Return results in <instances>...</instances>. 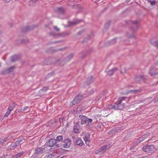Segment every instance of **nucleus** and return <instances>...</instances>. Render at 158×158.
Returning <instances> with one entry per match:
<instances>
[{
  "label": "nucleus",
  "instance_id": "f257e3e1",
  "mask_svg": "<svg viewBox=\"0 0 158 158\" xmlns=\"http://www.w3.org/2000/svg\"><path fill=\"white\" fill-rule=\"evenodd\" d=\"M127 98L126 97H122L118 98L116 103L113 106L112 108L115 110H122L124 108L123 104H121L122 102L125 100Z\"/></svg>",
  "mask_w": 158,
  "mask_h": 158
},
{
  "label": "nucleus",
  "instance_id": "f03ea898",
  "mask_svg": "<svg viewBox=\"0 0 158 158\" xmlns=\"http://www.w3.org/2000/svg\"><path fill=\"white\" fill-rule=\"evenodd\" d=\"M143 150L148 153H152L155 152L156 149L154 146L152 145H148L143 147Z\"/></svg>",
  "mask_w": 158,
  "mask_h": 158
},
{
  "label": "nucleus",
  "instance_id": "7ed1b4c3",
  "mask_svg": "<svg viewBox=\"0 0 158 158\" xmlns=\"http://www.w3.org/2000/svg\"><path fill=\"white\" fill-rule=\"evenodd\" d=\"M83 98V96L81 95H79L75 97L73 100L70 103V105L73 106L76 104L79 103Z\"/></svg>",
  "mask_w": 158,
  "mask_h": 158
},
{
  "label": "nucleus",
  "instance_id": "20e7f679",
  "mask_svg": "<svg viewBox=\"0 0 158 158\" xmlns=\"http://www.w3.org/2000/svg\"><path fill=\"white\" fill-rule=\"evenodd\" d=\"M109 148V146L107 145H104L102 147L98 149L95 152L96 154H101L104 153L106 149Z\"/></svg>",
  "mask_w": 158,
  "mask_h": 158
},
{
  "label": "nucleus",
  "instance_id": "39448f33",
  "mask_svg": "<svg viewBox=\"0 0 158 158\" xmlns=\"http://www.w3.org/2000/svg\"><path fill=\"white\" fill-rule=\"evenodd\" d=\"M71 144V140L69 139H67L61 142V146L63 148H68L70 146Z\"/></svg>",
  "mask_w": 158,
  "mask_h": 158
},
{
  "label": "nucleus",
  "instance_id": "423d86ee",
  "mask_svg": "<svg viewBox=\"0 0 158 158\" xmlns=\"http://www.w3.org/2000/svg\"><path fill=\"white\" fill-rule=\"evenodd\" d=\"M57 143V140L55 139H51L46 143V145L48 146L52 147Z\"/></svg>",
  "mask_w": 158,
  "mask_h": 158
},
{
  "label": "nucleus",
  "instance_id": "0eeeda50",
  "mask_svg": "<svg viewBox=\"0 0 158 158\" xmlns=\"http://www.w3.org/2000/svg\"><path fill=\"white\" fill-rule=\"evenodd\" d=\"M48 147H46L44 148H39L35 150V152L36 154L42 153L44 152H48L47 150Z\"/></svg>",
  "mask_w": 158,
  "mask_h": 158
},
{
  "label": "nucleus",
  "instance_id": "6e6552de",
  "mask_svg": "<svg viewBox=\"0 0 158 158\" xmlns=\"http://www.w3.org/2000/svg\"><path fill=\"white\" fill-rule=\"evenodd\" d=\"M149 73L152 76L158 74V69L155 67L152 68L149 70Z\"/></svg>",
  "mask_w": 158,
  "mask_h": 158
},
{
  "label": "nucleus",
  "instance_id": "1a4fd4ad",
  "mask_svg": "<svg viewBox=\"0 0 158 158\" xmlns=\"http://www.w3.org/2000/svg\"><path fill=\"white\" fill-rule=\"evenodd\" d=\"M15 66H12L9 68L8 69H5L2 72V74H8L10 72H12L14 69L15 68Z\"/></svg>",
  "mask_w": 158,
  "mask_h": 158
},
{
  "label": "nucleus",
  "instance_id": "9d476101",
  "mask_svg": "<svg viewBox=\"0 0 158 158\" xmlns=\"http://www.w3.org/2000/svg\"><path fill=\"white\" fill-rule=\"evenodd\" d=\"M48 89L46 87H44L43 89H40L38 92V95L42 96L46 94Z\"/></svg>",
  "mask_w": 158,
  "mask_h": 158
},
{
  "label": "nucleus",
  "instance_id": "9b49d317",
  "mask_svg": "<svg viewBox=\"0 0 158 158\" xmlns=\"http://www.w3.org/2000/svg\"><path fill=\"white\" fill-rule=\"evenodd\" d=\"M149 135V133H147L143 135L138 140L139 142H136L137 143H139L140 142H142L144 140H145L146 138H147L148 136Z\"/></svg>",
  "mask_w": 158,
  "mask_h": 158
},
{
  "label": "nucleus",
  "instance_id": "f8f14e48",
  "mask_svg": "<svg viewBox=\"0 0 158 158\" xmlns=\"http://www.w3.org/2000/svg\"><path fill=\"white\" fill-rule=\"evenodd\" d=\"M79 117L81 120V124L83 125L86 124L87 117L84 115H80Z\"/></svg>",
  "mask_w": 158,
  "mask_h": 158
},
{
  "label": "nucleus",
  "instance_id": "ddd939ff",
  "mask_svg": "<svg viewBox=\"0 0 158 158\" xmlns=\"http://www.w3.org/2000/svg\"><path fill=\"white\" fill-rule=\"evenodd\" d=\"M75 143L80 146H82L84 144V143L83 141L80 138H77L75 141Z\"/></svg>",
  "mask_w": 158,
  "mask_h": 158
},
{
  "label": "nucleus",
  "instance_id": "4468645a",
  "mask_svg": "<svg viewBox=\"0 0 158 158\" xmlns=\"http://www.w3.org/2000/svg\"><path fill=\"white\" fill-rule=\"evenodd\" d=\"M118 69L117 68H114L109 71L108 74L109 76H112L114 73L118 71Z\"/></svg>",
  "mask_w": 158,
  "mask_h": 158
},
{
  "label": "nucleus",
  "instance_id": "2eb2a0df",
  "mask_svg": "<svg viewBox=\"0 0 158 158\" xmlns=\"http://www.w3.org/2000/svg\"><path fill=\"white\" fill-rule=\"evenodd\" d=\"M116 42L115 40H108L106 42L105 45L106 46H108L114 44Z\"/></svg>",
  "mask_w": 158,
  "mask_h": 158
},
{
  "label": "nucleus",
  "instance_id": "dca6fc26",
  "mask_svg": "<svg viewBox=\"0 0 158 158\" xmlns=\"http://www.w3.org/2000/svg\"><path fill=\"white\" fill-rule=\"evenodd\" d=\"M78 123H79L77 122L73 127L74 132L76 133H78L79 132Z\"/></svg>",
  "mask_w": 158,
  "mask_h": 158
},
{
  "label": "nucleus",
  "instance_id": "f3484780",
  "mask_svg": "<svg viewBox=\"0 0 158 158\" xmlns=\"http://www.w3.org/2000/svg\"><path fill=\"white\" fill-rule=\"evenodd\" d=\"M16 104L15 103H12L9 106L7 110L11 112L16 106Z\"/></svg>",
  "mask_w": 158,
  "mask_h": 158
},
{
  "label": "nucleus",
  "instance_id": "a211bd4d",
  "mask_svg": "<svg viewBox=\"0 0 158 158\" xmlns=\"http://www.w3.org/2000/svg\"><path fill=\"white\" fill-rule=\"evenodd\" d=\"M93 121H94V122H96L95 118H89L87 117L86 124L87 123L88 124H90Z\"/></svg>",
  "mask_w": 158,
  "mask_h": 158
},
{
  "label": "nucleus",
  "instance_id": "6ab92c4d",
  "mask_svg": "<svg viewBox=\"0 0 158 158\" xmlns=\"http://www.w3.org/2000/svg\"><path fill=\"white\" fill-rule=\"evenodd\" d=\"M24 153V152H21L13 156L12 157L13 158H18L19 157H20L21 156L23 155Z\"/></svg>",
  "mask_w": 158,
  "mask_h": 158
},
{
  "label": "nucleus",
  "instance_id": "aec40b11",
  "mask_svg": "<svg viewBox=\"0 0 158 158\" xmlns=\"http://www.w3.org/2000/svg\"><path fill=\"white\" fill-rule=\"evenodd\" d=\"M20 57L19 56L15 55L11 57V60L12 62H14L17 60Z\"/></svg>",
  "mask_w": 158,
  "mask_h": 158
},
{
  "label": "nucleus",
  "instance_id": "412c9836",
  "mask_svg": "<svg viewBox=\"0 0 158 158\" xmlns=\"http://www.w3.org/2000/svg\"><path fill=\"white\" fill-rule=\"evenodd\" d=\"M73 54H71L68 56L65 59V61H69L73 57Z\"/></svg>",
  "mask_w": 158,
  "mask_h": 158
},
{
  "label": "nucleus",
  "instance_id": "4be33fe9",
  "mask_svg": "<svg viewBox=\"0 0 158 158\" xmlns=\"http://www.w3.org/2000/svg\"><path fill=\"white\" fill-rule=\"evenodd\" d=\"M19 144H22L25 142V140L24 138L22 137L19 139L17 141Z\"/></svg>",
  "mask_w": 158,
  "mask_h": 158
},
{
  "label": "nucleus",
  "instance_id": "5701e85b",
  "mask_svg": "<svg viewBox=\"0 0 158 158\" xmlns=\"http://www.w3.org/2000/svg\"><path fill=\"white\" fill-rule=\"evenodd\" d=\"M93 77L92 76L89 77L87 79V83L88 84L90 83L93 81Z\"/></svg>",
  "mask_w": 158,
  "mask_h": 158
},
{
  "label": "nucleus",
  "instance_id": "b1692460",
  "mask_svg": "<svg viewBox=\"0 0 158 158\" xmlns=\"http://www.w3.org/2000/svg\"><path fill=\"white\" fill-rule=\"evenodd\" d=\"M144 78L142 76H139L137 77L136 78V81L139 80V81H143Z\"/></svg>",
  "mask_w": 158,
  "mask_h": 158
},
{
  "label": "nucleus",
  "instance_id": "393cba45",
  "mask_svg": "<svg viewBox=\"0 0 158 158\" xmlns=\"http://www.w3.org/2000/svg\"><path fill=\"white\" fill-rule=\"evenodd\" d=\"M15 148L13 144H12L8 146L7 147L8 150H14Z\"/></svg>",
  "mask_w": 158,
  "mask_h": 158
},
{
  "label": "nucleus",
  "instance_id": "a878e982",
  "mask_svg": "<svg viewBox=\"0 0 158 158\" xmlns=\"http://www.w3.org/2000/svg\"><path fill=\"white\" fill-rule=\"evenodd\" d=\"M33 29V28L31 27H25V28H24L23 29V32H27L30 30L31 29Z\"/></svg>",
  "mask_w": 158,
  "mask_h": 158
},
{
  "label": "nucleus",
  "instance_id": "bb28decb",
  "mask_svg": "<svg viewBox=\"0 0 158 158\" xmlns=\"http://www.w3.org/2000/svg\"><path fill=\"white\" fill-rule=\"evenodd\" d=\"M140 91H141L140 90L137 89V90H130L129 91V93H131V92H133L134 93L137 94V93L140 92Z\"/></svg>",
  "mask_w": 158,
  "mask_h": 158
},
{
  "label": "nucleus",
  "instance_id": "cd10ccee",
  "mask_svg": "<svg viewBox=\"0 0 158 158\" xmlns=\"http://www.w3.org/2000/svg\"><path fill=\"white\" fill-rule=\"evenodd\" d=\"M11 136H8L7 138H4L3 139H2L1 140H2V142L3 143V144L6 142L7 140H10V138Z\"/></svg>",
  "mask_w": 158,
  "mask_h": 158
},
{
  "label": "nucleus",
  "instance_id": "c85d7f7f",
  "mask_svg": "<svg viewBox=\"0 0 158 158\" xmlns=\"http://www.w3.org/2000/svg\"><path fill=\"white\" fill-rule=\"evenodd\" d=\"M81 21V20H79V21L77 20L76 21H73V22H70V25H73L77 24V23H79V22H80Z\"/></svg>",
  "mask_w": 158,
  "mask_h": 158
},
{
  "label": "nucleus",
  "instance_id": "c756f323",
  "mask_svg": "<svg viewBox=\"0 0 158 158\" xmlns=\"http://www.w3.org/2000/svg\"><path fill=\"white\" fill-rule=\"evenodd\" d=\"M56 139V140H57V141H60L63 139V137L59 135L57 137Z\"/></svg>",
  "mask_w": 158,
  "mask_h": 158
},
{
  "label": "nucleus",
  "instance_id": "7c9ffc66",
  "mask_svg": "<svg viewBox=\"0 0 158 158\" xmlns=\"http://www.w3.org/2000/svg\"><path fill=\"white\" fill-rule=\"evenodd\" d=\"M29 107L28 106H25V107H22L21 108V109H22V111H29L28 110V108H29Z\"/></svg>",
  "mask_w": 158,
  "mask_h": 158
},
{
  "label": "nucleus",
  "instance_id": "2f4dec72",
  "mask_svg": "<svg viewBox=\"0 0 158 158\" xmlns=\"http://www.w3.org/2000/svg\"><path fill=\"white\" fill-rule=\"evenodd\" d=\"M11 112L10 111L7 110L5 114L4 115V117H7L9 116V115L10 114Z\"/></svg>",
  "mask_w": 158,
  "mask_h": 158
},
{
  "label": "nucleus",
  "instance_id": "473e14b6",
  "mask_svg": "<svg viewBox=\"0 0 158 158\" xmlns=\"http://www.w3.org/2000/svg\"><path fill=\"white\" fill-rule=\"evenodd\" d=\"M83 139H84V140L85 141L88 140H90V139L89 135H88V136L87 135L85 136V137H84Z\"/></svg>",
  "mask_w": 158,
  "mask_h": 158
},
{
  "label": "nucleus",
  "instance_id": "72a5a7b5",
  "mask_svg": "<svg viewBox=\"0 0 158 158\" xmlns=\"http://www.w3.org/2000/svg\"><path fill=\"white\" fill-rule=\"evenodd\" d=\"M126 70L125 68H122L120 70V72L122 73H126Z\"/></svg>",
  "mask_w": 158,
  "mask_h": 158
},
{
  "label": "nucleus",
  "instance_id": "f704fd0d",
  "mask_svg": "<svg viewBox=\"0 0 158 158\" xmlns=\"http://www.w3.org/2000/svg\"><path fill=\"white\" fill-rule=\"evenodd\" d=\"M22 112L21 108L15 110V112L16 113H20Z\"/></svg>",
  "mask_w": 158,
  "mask_h": 158
},
{
  "label": "nucleus",
  "instance_id": "c9c22d12",
  "mask_svg": "<svg viewBox=\"0 0 158 158\" xmlns=\"http://www.w3.org/2000/svg\"><path fill=\"white\" fill-rule=\"evenodd\" d=\"M18 143H19L17 142V141H16L15 143L14 144H13L15 148H16V147L18 146L19 145Z\"/></svg>",
  "mask_w": 158,
  "mask_h": 158
},
{
  "label": "nucleus",
  "instance_id": "e433bc0d",
  "mask_svg": "<svg viewBox=\"0 0 158 158\" xmlns=\"http://www.w3.org/2000/svg\"><path fill=\"white\" fill-rule=\"evenodd\" d=\"M152 44L153 45L156 47L157 48H158V43L157 42L155 41L153 42Z\"/></svg>",
  "mask_w": 158,
  "mask_h": 158
},
{
  "label": "nucleus",
  "instance_id": "4c0bfd02",
  "mask_svg": "<svg viewBox=\"0 0 158 158\" xmlns=\"http://www.w3.org/2000/svg\"><path fill=\"white\" fill-rule=\"evenodd\" d=\"M149 2L152 5H154L156 3V1H150Z\"/></svg>",
  "mask_w": 158,
  "mask_h": 158
},
{
  "label": "nucleus",
  "instance_id": "58836bf2",
  "mask_svg": "<svg viewBox=\"0 0 158 158\" xmlns=\"http://www.w3.org/2000/svg\"><path fill=\"white\" fill-rule=\"evenodd\" d=\"M85 142V143L87 145H89V143L90 142V139L86 141Z\"/></svg>",
  "mask_w": 158,
  "mask_h": 158
},
{
  "label": "nucleus",
  "instance_id": "ea45409f",
  "mask_svg": "<svg viewBox=\"0 0 158 158\" xmlns=\"http://www.w3.org/2000/svg\"><path fill=\"white\" fill-rule=\"evenodd\" d=\"M20 42H21L22 44H24L26 43L25 41H27V40H18Z\"/></svg>",
  "mask_w": 158,
  "mask_h": 158
},
{
  "label": "nucleus",
  "instance_id": "a19ab883",
  "mask_svg": "<svg viewBox=\"0 0 158 158\" xmlns=\"http://www.w3.org/2000/svg\"><path fill=\"white\" fill-rule=\"evenodd\" d=\"M54 28L56 31H59L60 30L57 27L55 26L54 27Z\"/></svg>",
  "mask_w": 158,
  "mask_h": 158
},
{
  "label": "nucleus",
  "instance_id": "79ce46f5",
  "mask_svg": "<svg viewBox=\"0 0 158 158\" xmlns=\"http://www.w3.org/2000/svg\"><path fill=\"white\" fill-rule=\"evenodd\" d=\"M124 41V42H125L126 44H129V40H123Z\"/></svg>",
  "mask_w": 158,
  "mask_h": 158
},
{
  "label": "nucleus",
  "instance_id": "37998d69",
  "mask_svg": "<svg viewBox=\"0 0 158 158\" xmlns=\"http://www.w3.org/2000/svg\"><path fill=\"white\" fill-rule=\"evenodd\" d=\"M3 144V143L2 142V141L0 140V148H1L2 147Z\"/></svg>",
  "mask_w": 158,
  "mask_h": 158
},
{
  "label": "nucleus",
  "instance_id": "c03bdc74",
  "mask_svg": "<svg viewBox=\"0 0 158 158\" xmlns=\"http://www.w3.org/2000/svg\"><path fill=\"white\" fill-rule=\"evenodd\" d=\"M54 147H55V148H59L60 147V145H59V144H56L55 146Z\"/></svg>",
  "mask_w": 158,
  "mask_h": 158
},
{
  "label": "nucleus",
  "instance_id": "a18cd8bd",
  "mask_svg": "<svg viewBox=\"0 0 158 158\" xmlns=\"http://www.w3.org/2000/svg\"><path fill=\"white\" fill-rule=\"evenodd\" d=\"M158 102V98H155L154 99V102Z\"/></svg>",
  "mask_w": 158,
  "mask_h": 158
},
{
  "label": "nucleus",
  "instance_id": "49530a36",
  "mask_svg": "<svg viewBox=\"0 0 158 158\" xmlns=\"http://www.w3.org/2000/svg\"><path fill=\"white\" fill-rule=\"evenodd\" d=\"M94 93V91L93 90H91L90 92L89 93V94H92Z\"/></svg>",
  "mask_w": 158,
  "mask_h": 158
},
{
  "label": "nucleus",
  "instance_id": "de8ad7c7",
  "mask_svg": "<svg viewBox=\"0 0 158 158\" xmlns=\"http://www.w3.org/2000/svg\"><path fill=\"white\" fill-rule=\"evenodd\" d=\"M103 99V98H102V97H100L99 98H98V100H102Z\"/></svg>",
  "mask_w": 158,
  "mask_h": 158
},
{
  "label": "nucleus",
  "instance_id": "09e8293b",
  "mask_svg": "<svg viewBox=\"0 0 158 158\" xmlns=\"http://www.w3.org/2000/svg\"><path fill=\"white\" fill-rule=\"evenodd\" d=\"M11 0H5V1L6 2H9Z\"/></svg>",
  "mask_w": 158,
  "mask_h": 158
},
{
  "label": "nucleus",
  "instance_id": "8fccbe9b",
  "mask_svg": "<svg viewBox=\"0 0 158 158\" xmlns=\"http://www.w3.org/2000/svg\"><path fill=\"white\" fill-rule=\"evenodd\" d=\"M103 92H102V93H101L100 94V95H102V96H104V95H103Z\"/></svg>",
  "mask_w": 158,
  "mask_h": 158
},
{
  "label": "nucleus",
  "instance_id": "3c124183",
  "mask_svg": "<svg viewBox=\"0 0 158 158\" xmlns=\"http://www.w3.org/2000/svg\"><path fill=\"white\" fill-rule=\"evenodd\" d=\"M2 116H0V122L2 121Z\"/></svg>",
  "mask_w": 158,
  "mask_h": 158
},
{
  "label": "nucleus",
  "instance_id": "603ef678",
  "mask_svg": "<svg viewBox=\"0 0 158 158\" xmlns=\"http://www.w3.org/2000/svg\"><path fill=\"white\" fill-rule=\"evenodd\" d=\"M72 139L73 140H75L76 139V137L74 136L72 137Z\"/></svg>",
  "mask_w": 158,
  "mask_h": 158
},
{
  "label": "nucleus",
  "instance_id": "864d4df0",
  "mask_svg": "<svg viewBox=\"0 0 158 158\" xmlns=\"http://www.w3.org/2000/svg\"><path fill=\"white\" fill-rule=\"evenodd\" d=\"M31 0V1H32L33 2H36L37 1H38V0Z\"/></svg>",
  "mask_w": 158,
  "mask_h": 158
},
{
  "label": "nucleus",
  "instance_id": "5fc2aeb1",
  "mask_svg": "<svg viewBox=\"0 0 158 158\" xmlns=\"http://www.w3.org/2000/svg\"><path fill=\"white\" fill-rule=\"evenodd\" d=\"M134 24H136L138 23V22L136 21H135V22H134Z\"/></svg>",
  "mask_w": 158,
  "mask_h": 158
},
{
  "label": "nucleus",
  "instance_id": "6e6d98bb",
  "mask_svg": "<svg viewBox=\"0 0 158 158\" xmlns=\"http://www.w3.org/2000/svg\"><path fill=\"white\" fill-rule=\"evenodd\" d=\"M52 35V34H51H51H50V35L52 36V35Z\"/></svg>",
  "mask_w": 158,
  "mask_h": 158
},
{
  "label": "nucleus",
  "instance_id": "4d7b16f0",
  "mask_svg": "<svg viewBox=\"0 0 158 158\" xmlns=\"http://www.w3.org/2000/svg\"><path fill=\"white\" fill-rule=\"evenodd\" d=\"M61 9V8H59V10H60Z\"/></svg>",
  "mask_w": 158,
  "mask_h": 158
},
{
  "label": "nucleus",
  "instance_id": "13d9d810",
  "mask_svg": "<svg viewBox=\"0 0 158 158\" xmlns=\"http://www.w3.org/2000/svg\"><path fill=\"white\" fill-rule=\"evenodd\" d=\"M1 67V63H0V67Z\"/></svg>",
  "mask_w": 158,
  "mask_h": 158
}]
</instances>
